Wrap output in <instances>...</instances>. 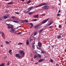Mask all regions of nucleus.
<instances>
[{
  "mask_svg": "<svg viewBox=\"0 0 66 66\" xmlns=\"http://www.w3.org/2000/svg\"><path fill=\"white\" fill-rule=\"evenodd\" d=\"M46 5H47V3H43L39 5H37L34 8H33V6H31L30 8H29L28 9V10L29 11H30L32 9H34V8H37V7H39V6H42Z\"/></svg>",
  "mask_w": 66,
  "mask_h": 66,
  "instance_id": "1",
  "label": "nucleus"
},
{
  "mask_svg": "<svg viewBox=\"0 0 66 66\" xmlns=\"http://www.w3.org/2000/svg\"><path fill=\"white\" fill-rule=\"evenodd\" d=\"M19 52L20 54H21V56L22 57H23V56L24 55L25 53L24 51L22 50H20L19 51Z\"/></svg>",
  "mask_w": 66,
  "mask_h": 66,
  "instance_id": "2",
  "label": "nucleus"
},
{
  "mask_svg": "<svg viewBox=\"0 0 66 66\" xmlns=\"http://www.w3.org/2000/svg\"><path fill=\"white\" fill-rule=\"evenodd\" d=\"M42 8L44 10H48L49 9V6H42Z\"/></svg>",
  "mask_w": 66,
  "mask_h": 66,
  "instance_id": "3",
  "label": "nucleus"
},
{
  "mask_svg": "<svg viewBox=\"0 0 66 66\" xmlns=\"http://www.w3.org/2000/svg\"><path fill=\"white\" fill-rule=\"evenodd\" d=\"M48 20H49V19H47L46 20H45L44 21L42 22L41 23V24H43L44 23H45L46 22H47V21H48Z\"/></svg>",
  "mask_w": 66,
  "mask_h": 66,
  "instance_id": "4",
  "label": "nucleus"
},
{
  "mask_svg": "<svg viewBox=\"0 0 66 66\" xmlns=\"http://www.w3.org/2000/svg\"><path fill=\"white\" fill-rule=\"evenodd\" d=\"M42 45V43L40 42H39L38 44V47H41Z\"/></svg>",
  "mask_w": 66,
  "mask_h": 66,
  "instance_id": "5",
  "label": "nucleus"
},
{
  "mask_svg": "<svg viewBox=\"0 0 66 66\" xmlns=\"http://www.w3.org/2000/svg\"><path fill=\"white\" fill-rule=\"evenodd\" d=\"M38 14H37L34 15V18H38Z\"/></svg>",
  "mask_w": 66,
  "mask_h": 66,
  "instance_id": "6",
  "label": "nucleus"
},
{
  "mask_svg": "<svg viewBox=\"0 0 66 66\" xmlns=\"http://www.w3.org/2000/svg\"><path fill=\"white\" fill-rule=\"evenodd\" d=\"M54 21H51L50 22V23L48 24V26H51V24H52V23H54V22H53Z\"/></svg>",
  "mask_w": 66,
  "mask_h": 66,
  "instance_id": "7",
  "label": "nucleus"
},
{
  "mask_svg": "<svg viewBox=\"0 0 66 66\" xmlns=\"http://www.w3.org/2000/svg\"><path fill=\"white\" fill-rule=\"evenodd\" d=\"M29 24H30V25H31V26L30 27V28L31 29L34 26V25H33V23H29Z\"/></svg>",
  "mask_w": 66,
  "mask_h": 66,
  "instance_id": "8",
  "label": "nucleus"
},
{
  "mask_svg": "<svg viewBox=\"0 0 66 66\" xmlns=\"http://www.w3.org/2000/svg\"><path fill=\"white\" fill-rule=\"evenodd\" d=\"M10 30V32H11V33H14V31H15V30L14 29H12Z\"/></svg>",
  "mask_w": 66,
  "mask_h": 66,
  "instance_id": "9",
  "label": "nucleus"
},
{
  "mask_svg": "<svg viewBox=\"0 0 66 66\" xmlns=\"http://www.w3.org/2000/svg\"><path fill=\"white\" fill-rule=\"evenodd\" d=\"M22 22L23 23H24V22H28L29 21L27 20H22Z\"/></svg>",
  "mask_w": 66,
  "mask_h": 66,
  "instance_id": "10",
  "label": "nucleus"
},
{
  "mask_svg": "<svg viewBox=\"0 0 66 66\" xmlns=\"http://www.w3.org/2000/svg\"><path fill=\"white\" fill-rule=\"evenodd\" d=\"M17 57H20V56L19 55V54H16L15 55Z\"/></svg>",
  "mask_w": 66,
  "mask_h": 66,
  "instance_id": "11",
  "label": "nucleus"
},
{
  "mask_svg": "<svg viewBox=\"0 0 66 66\" xmlns=\"http://www.w3.org/2000/svg\"><path fill=\"white\" fill-rule=\"evenodd\" d=\"M57 38L58 39H59L60 38H61V35H58L57 36Z\"/></svg>",
  "mask_w": 66,
  "mask_h": 66,
  "instance_id": "12",
  "label": "nucleus"
},
{
  "mask_svg": "<svg viewBox=\"0 0 66 66\" xmlns=\"http://www.w3.org/2000/svg\"><path fill=\"white\" fill-rule=\"evenodd\" d=\"M44 61V59H42L41 60H39L38 61L39 63L42 62H43Z\"/></svg>",
  "mask_w": 66,
  "mask_h": 66,
  "instance_id": "13",
  "label": "nucleus"
},
{
  "mask_svg": "<svg viewBox=\"0 0 66 66\" xmlns=\"http://www.w3.org/2000/svg\"><path fill=\"white\" fill-rule=\"evenodd\" d=\"M41 51V53L43 54H46V52L44 51Z\"/></svg>",
  "mask_w": 66,
  "mask_h": 66,
  "instance_id": "14",
  "label": "nucleus"
},
{
  "mask_svg": "<svg viewBox=\"0 0 66 66\" xmlns=\"http://www.w3.org/2000/svg\"><path fill=\"white\" fill-rule=\"evenodd\" d=\"M29 40H27L26 41V45H29Z\"/></svg>",
  "mask_w": 66,
  "mask_h": 66,
  "instance_id": "15",
  "label": "nucleus"
},
{
  "mask_svg": "<svg viewBox=\"0 0 66 66\" xmlns=\"http://www.w3.org/2000/svg\"><path fill=\"white\" fill-rule=\"evenodd\" d=\"M37 34H38V33H37V32H35L34 33V34H33L34 36H35V35H37Z\"/></svg>",
  "mask_w": 66,
  "mask_h": 66,
  "instance_id": "16",
  "label": "nucleus"
},
{
  "mask_svg": "<svg viewBox=\"0 0 66 66\" xmlns=\"http://www.w3.org/2000/svg\"><path fill=\"white\" fill-rule=\"evenodd\" d=\"M43 31V29H40V30L39 31V33H40L41 32H42Z\"/></svg>",
  "mask_w": 66,
  "mask_h": 66,
  "instance_id": "17",
  "label": "nucleus"
},
{
  "mask_svg": "<svg viewBox=\"0 0 66 66\" xmlns=\"http://www.w3.org/2000/svg\"><path fill=\"white\" fill-rule=\"evenodd\" d=\"M40 26V24H39L37 25H36V26H35V28H38V27H39Z\"/></svg>",
  "mask_w": 66,
  "mask_h": 66,
  "instance_id": "18",
  "label": "nucleus"
},
{
  "mask_svg": "<svg viewBox=\"0 0 66 66\" xmlns=\"http://www.w3.org/2000/svg\"><path fill=\"white\" fill-rule=\"evenodd\" d=\"M12 22H15V23H19V21H12Z\"/></svg>",
  "mask_w": 66,
  "mask_h": 66,
  "instance_id": "19",
  "label": "nucleus"
},
{
  "mask_svg": "<svg viewBox=\"0 0 66 66\" xmlns=\"http://www.w3.org/2000/svg\"><path fill=\"white\" fill-rule=\"evenodd\" d=\"M7 4H8L9 5H10V4H13V2H10L9 3H7Z\"/></svg>",
  "mask_w": 66,
  "mask_h": 66,
  "instance_id": "20",
  "label": "nucleus"
},
{
  "mask_svg": "<svg viewBox=\"0 0 66 66\" xmlns=\"http://www.w3.org/2000/svg\"><path fill=\"white\" fill-rule=\"evenodd\" d=\"M22 33H21V32H19L18 33H15V34H17V35H19L20 34H22Z\"/></svg>",
  "mask_w": 66,
  "mask_h": 66,
  "instance_id": "21",
  "label": "nucleus"
},
{
  "mask_svg": "<svg viewBox=\"0 0 66 66\" xmlns=\"http://www.w3.org/2000/svg\"><path fill=\"white\" fill-rule=\"evenodd\" d=\"M33 13H34L33 12H30L29 13V14L30 15L31 14H33Z\"/></svg>",
  "mask_w": 66,
  "mask_h": 66,
  "instance_id": "22",
  "label": "nucleus"
},
{
  "mask_svg": "<svg viewBox=\"0 0 66 66\" xmlns=\"http://www.w3.org/2000/svg\"><path fill=\"white\" fill-rule=\"evenodd\" d=\"M6 16L7 18H10V14H7Z\"/></svg>",
  "mask_w": 66,
  "mask_h": 66,
  "instance_id": "23",
  "label": "nucleus"
},
{
  "mask_svg": "<svg viewBox=\"0 0 66 66\" xmlns=\"http://www.w3.org/2000/svg\"><path fill=\"white\" fill-rule=\"evenodd\" d=\"M12 51L11 50H9V53H10V54H11V52H12Z\"/></svg>",
  "mask_w": 66,
  "mask_h": 66,
  "instance_id": "24",
  "label": "nucleus"
},
{
  "mask_svg": "<svg viewBox=\"0 0 66 66\" xmlns=\"http://www.w3.org/2000/svg\"><path fill=\"white\" fill-rule=\"evenodd\" d=\"M31 0H29V1H28V2H27V4H29V3H31Z\"/></svg>",
  "mask_w": 66,
  "mask_h": 66,
  "instance_id": "25",
  "label": "nucleus"
},
{
  "mask_svg": "<svg viewBox=\"0 0 66 66\" xmlns=\"http://www.w3.org/2000/svg\"><path fill=\"white\" fill-rule=\"evenodd\" d=\"M15 14H18V15H19V13L18 12H15Z\"/></svg>",
  "mask_w": 66,
  "mask_h": 66,
  "instance_id": "26",
  "label": "nucleus"
},
{
  "mask_svg": "<svg viewBox=\"0 0 66 66\" xmlns=\"http://www.w3.org/2000/svg\"><path fill=\"white\" fill-rule=\"evenodd\" d=\"M4 19H6V18H7V16H4Z\"/></svg>",
  "mask_w": 66,
  "mask_h": 66,
  "instance_id": "27",
  "label": "nucleus"
},
{
  "mask_svg": "<svg viewBox=\"0 0 66 66\" xmlns=\"http://www.w3.org/2000/svg\"><path fill=\"white\" fill-rule=\"evenodd\" d=\"M59 28H62V26H61V24H59Z\"/></svg>",
  "mask_w": 66,
  "mask_h": 66,
  "instance_id": "28",
  "label": "nucleus"
},
{
  "mask_svg": "<svg viewBox=\"0 0 66 66\" xmlns=\"http://www.w3.org/2000/svg\"><path fill=\"white\" fill-rule=\"evenodd\" d=\"M32 48H33L34 49H35L34 48H35V45H33L32 46Z\"/></svg>",
  "mask_w": 66,
  "mask_h": 66,
  "instance_id": "29",
  "label": "nucleus"
},
{
  "mask_svg": "<svg viewBox=\"0 0 66 66\" xmlns=\"http://www.w3.org/2000/svg\"><path fill=\"white\" fill-rule=\"evenodd\" d=\"M50 61L51 62V63H52L53 62V61L52 60V59H51L50 60Z\"/></svg>",
  "mask_w": 66,
  "mask_h": 66,
  "instance_id": "30",
  "label": "nucleus"
},
{
  "mask_svg": "<svg viewBox=\"0 0 66 66\" xmlns=\"http://www.w3.org/2000/svg\"><path fill=\"white\" fill-rule=\"evenodd\" d=\"M37 57V56L36 55H35L34 56V59H36V57Z\"/></svg>",
  "mask_w": 66,
  "mask_h": 66,
  "instance_id": "31",
  "label": "nucleus"
},
{
  "mask_svg": "<svg viewBox=\"0 0 66 66\" xmlns=\"http://www.w3.org/2000/svg\"><path fill=\"white\" fill-rule=\"evenodd\" d=\"M38 56L40 57V58H41V55L39 54H38Z\"/></svg>",
  "mask_w": 66,
  "mask_h": 66,
  "instance_id": "32",
  "label": "nucleus"
},
{
  "mask_svg": "<svg viewBox=\"0 0 66 66\" xmlns=\"http://www.w3.org/2000/svg\"><path fill=\"white\" fill-rule=\"evenodd\" d=\"M7 57V56H6V57H3V59H4V60H5V59H6Z\"/></svg>",
  "mask_w": 66,
  "mask_h": 66,
  "instance_id": "33",
  "label": "nucleus"
},
{
  "mask_svg": "<svg viewBox=\"0 0 66 66\" xmlns=\"http://www.w3.org/2000/svg\"><path fill=\"white\" fill-rule=\"evenodd\" d=\"M10 62L8 61V62L7 63V65H9V64H10Z\"/></svg>",
  "mask_w": 66,
  "mask_h": 66,
  "instance_id": "34",
  "label": "nucleus"
},
{
  "mask_svg": "<svg viewBox=\"0 0 66 66\" xmlns=\"http://www.w3.org/2000/svg\"><path fill=\"white\" fill-rule=\"evenodd\" d=\"M18 44V45H21V44H23V43H19Z\"/></svg>",
  "mask_w": 66,
  "mask_h": 66,
  "instance_id": "35",
  "label": "nucleus"
},
{
  "mask_svg": "<svg viewBox=\"0 0 66 66\" xmlns=\"http://www.w3.org/2000/svg\"><path fill=\"white\" fill-rule=\"evenodd\" d=\"M37 49H38L39 50H40V49H41V48H40L38 47V46L37 47Z\"/></svg>",
  "mask_w": 66,
  "mask_h": 66,
  "instance_id": "36",
  "label": "nucleus"
},
{
  "mask_svg": "<svg viewBox=\"0 0 66 66\" xmlns=\"http://www.w3.org/2000/svg\"><path fill=\"white\" fill-rule=\"evenodd\" d=\"M11 18H12V19H15V17L14 16H12Z\"/></svg>",
  "mask_w": 66,
  "mask_h": 66,
  "instance_id": "37",
  "label": "nucleus"
},
{
  "mask_svg": "<svg viewBox=\"0 0 66 66\" xmlns=\"http://www.w3.org/2000/svg\"><path fill=\"white\" fill-rule=\"evenodd\" d=\"M45 15V14H41L40 15L41 16H44Z\"/></svg>",
  "mask_w": 66,
  "mask_h": 66,
  "instance_id": "38",
  "label": "nucleus"
},
{
  "mask_svg": "<svg viewBox=\"0 0 66 66\" xmlns=\"http://www.w3.org/2000/svg\"><path fill=\"white\" fill-rule=\"evenodd\" d=\"M33 21H37V19H34L33 20Z\"/></svg>",
  "mask_w": 66,
  "mask_h": 66,
  "instance_id": "39",
  "label": "nucleus"
},
{
  "mask_svg": "<svg viewBox=\"0 0 66 66\" xmlns=\"http://www.w3.org/2000/svg\"><path fill=\"white\" fill-rule=\"evenodd\" d=\"M2 36H3V35H4V33H3V32H2Z\"/></svg>",
  "mask_w": 66,
  "mask_h": 66,
  "instance_id": "40",
  "label": "nucleus"
},
{
  "mask_svg": "<svg viewBox=\"0 0 66 66\" xmlns=\"http://www.w3.org/2000/svg\"><path fill=\"white\" fill-rule=\"evenodd\" d=\"M56 66H60L59 64L56 63Z\"/></svg>",
  "mask_w": 66,
  "mask_h": 66,
  "instance_id": "41",
  "label": "nucleus"
},
{
  "mask_svg": "<svg viewBox=\"0 0 66 66\" xmlns=\"http://www.w3.org/2000/svg\"><path fill=\"white\" fill-rule=\"evenodd\" d=\"M24 13H25L26 14L27 13V10L24 11Z\"/></svg>",
  "mask_w": 66,
  "mask_h": 66,
  "instance_id": "42",
  "label": "nucleus"
},
{
  "mask_svg": "<svg viewBox=\"0 0 66 66\" xmlns=\"http://www.w3.org/2000/svg\"><path fill=\"white\" fill-rule=\"evenodd\" d=\"M9 11H5V13H9Z\"/></svg>",
  "mask_w": 66,
  "mask_h": 66,
  "instance_id": "43",
  "label": "nucleus"
},
{
  "mask_svg": "<svg viewBox=\"0 0 66 66\" xmlns=\"http://www.w3.org/2000/svg\"><path fill=\"white\" fill-rule=\"evenodd\" d=\"M60 15V14L59 13L58 14H57V16H59Z\"/></svg>",
  "mask_w": 66,
  "mask_h": 66,
  "instance_id": "44",
  "label": "nucleus"
},
{
  "mask_svg": "<svg viewBox=\"0 0 66 66\" xmlns=\"http://www.w3.org/2000/svg\"><path fill=\"white\" fill-rule=\"evenodd\" d=\"M6 44H9V43L7 41H6Z\"/></svg>",
  "mask_w": 66,
  "mask_h": 66,
  "instance_id": "45",
  "label": "nucleus"
},
{
  "mask_svg": "<svg viewBox=\"0 0 66 66\" xmlns=\"http://www.w3.org/2000/svg\"><path fill=\"white\" fill-rule=\"evenodd\" d=\"M53 27V26H51L49 27V28H50V29H51V28H52Z\"/></svg>",
  "mask_w": 66,
  "mask_h": 66,
  "instance_id": "46",
  "label": "nucleus"
},
{
  "mask_svg": "<svg viewBox=\"0 0 66 66\" xmlns=\"http://www.w3.org/2000/svg\"><path fill=\"white\" fill-rule=\"evenodd\" d=\"M13 28V27H10V29H12Z\"/></svg>",
  "mask_w": 66,
  "mask_h": 66,
  "instance_id": "47",
  "label": "nucleus"
},
{
  "mask_svg": "<svg viewBox=\"0 0 66 66\" xmlns=\"http://www.w3.org/2000/svg\"><path fill=\"white\" fill-rule=\"evenodd\" d=\"M29 12H30V11H26V13H29Z\"/></svg>",
  "mask_w": 66,
  "mask_h": 66,
  "instance_id": "48",
  "label": "nucleus"
},
{
  "mask_svg": "<svg viewBox=\"0 0 66 66\" xmlns=\"http://www.w3.org/2000/svg\"><path fill=\"white\" fill-rule=\"evenodd\" d=\"M0 21H2V19L0 18Z\"/></svg>",
  "mask_w": 66,
  "mask_h": 66,
  "instance_id": "49",
  "label": "nucleus"
},
{
  "mask_svg": "<svg viewBox=\"0 0 66 66\" xmlns=\"http://www.w3.org/2000/svg\"><path fill=\"white\" fill-rule=\"evenodd\" d=\"M60 12H61V10H59L58 12V13H60Z\"/></svg>",
  "mask_w": 66,
  "mask_h": 66,
  "instance_id": "50",
  "label": "nucleus"
},
{
  "mask_svg": "<svg viewBox=\"0 0 66 66\" xmlns=\"http://www.w3.org/2000/svg\"><path fill=\"white\" fill-rule=\"evenodd\" d=\"M7 28L9 29H10V26H7Z\"/></svg>",
  "mask_w": 66,
  "mask_h": 66,
  "instance_id": "51",
  "label": "nucleus"
},
{
  "mask_svg": "<svg viewBox=\"0 0 66 66\" xmlns=\"http://www.w3.org/2000/svg\"><path fill=\"white\" fill-rule=\"evenodd\" d=\"M52 48H54V45H53L52 46Z\"/></svg>",
  "mask_w": 66,
  "mask_h": 66,
  "instance_id": "52",
  "label": "nucleus"
},
{
  "mask_svg": "<svg viewBox=\"0 0 66 66\" xmlns=\"http://www.w3.org/2000/svg\"><path fill=\"white\" fill-rule=\"evenodd\" d=\"M35 64H36V65L37 64H38V62H37L36 63H35Z\"/></svg>",
  "mask_w": 66,
  "mask_h": 66,
  "instance_id": "53",
  "label": "nucleus"
},
{
  "mask_svg": "<svg viewBox=\"0 0 66 66\" xmlns=\"http://www.w3.org/2000/svg\"><path fill=\"white\" fill-rule=\"evenodd\" d=\"M2 37H3L4 38V35L3 36H2Z\"/></svg>",
  "mask_w": 66,
  "mask_h": 66,
  "instance_id": "54",
  "label": "nucleus"
},
{
  "mask_svg": "<svg viewBox=\"0 0 66 66\" xmlns=\"http://www.w3.org/2000/svg\"><path fill=\"white\" fill-rule=\"evenodd\" d=\"M32 39H30V42H31V41H32Z\"/></svg>",
  "mask_w": 66,
  "mask_h": 66,
  "instance_id": "55",
  "label": "nucleus"
},
{
  "mask_svg": "<svg viewBox=\"0 0 66 66\" xmlns=\"http://www.w3.org/2000/svg\"><path fill=\"white\" fill-rule=\"evenodd\" d=\"M31 61H33V58H32V59H31Z\"/></svg>",
  "mask_w": 66,
  "mask_h": 66,
  "instance_id": "56",
  "label": "nucleus"
},
{
  "mask_svg": "<svg viewBox=\"0 0 66 66\" xmlns=\"http://www.w3.org/2000/svg\"><path fill=\"white\" fill-rule=\"evenodd\" d=\"M25 0H21V1H24Z\"/></svg>",
  "mask_w": 66,
  "mask_h": 66,
  "instance_id": "57",
  "label": "nucleus"
},
{
  "mask_svg": "<svg viewBox=\"0 0 66 66\" xmlns=\"http://www.w3.org/2000/svg\"><path fill=\"white\" fill-rule=\"evenodd\" d=\"M17 31H16L15 32V33H17Z\"/></svg>",
  "mask_w": 66,
  "mask_h": 66,
  "instance_id": "58",
  "label": "nucleus"
},
{
  "mask_svg": "<svg viewBox=\"0 0 66 66\" xmlns=\"http://www.w3.org/2000/svg\"><path fill=\"white\" fill-rule=\"evenodd\" d=\"M35 44V42H34V43H33V45H34Z\"/></svg>",
  "mask_w": 66,
  "mask_h": 66,
  "instance_id": "59",
  "label": "nucleus"
},
{
  "mask_svg": "<svg viewBox=\"0 0 66 66\" xmlns=\"http://www.w3.org/2000/svg\"><path fill=\"white\" fill-rule=\"evenodd\" d=\"M65 52H66V49L65 50Z\"/></svg>",
  "mask_w": 66,
  "mask_h": 66,
  "instance_id": "60",
  "label": "nucleus"
},
{
  "mask_svg": "<svg viewBox=\"0 0 66 66\" xmlns=\"http://www.w3.org/2000/svg\"><path fill=\"white\" fill-rule=\"evenodd\" d=\"M19 28H21V26H19Z\"/></svg>",
  "mask_w": 66,
  "mask_h": 66,
  "instance_id": "61",
  "label": "nucleus"
},
{
  "mask_svg": "<svg viewBox=\"0 0 66 66\" xmlns=\"http://www.w3.org/2000/svg\"><path fill=\"white\" fill-rule=\"evenodd\" d=\"M50 46H48V47H49V48H50Z\"/></svg>",
  "mask_w": 66,
  "mask_h": 66,
  "instance_id": "62",
  "label": "nucleus"
},
{
  "mask_svg": "<svg viewBox=\"0 0 66 66\" xmlns=\"http://www.w3.org/2000/svg\"><path fill=\"white\" fill-rule=\"evenodd\" d=\"M7 25H8V26H9L10 25V24H7Z\"/></svg>",
  "mask_w": 66,
  "mask_h": 66,
  "instance_id": "63",
  "label": "nucleus"
},
{
  "mask_svg": "<svg viewBox=\"0 0 66 66\" xmlns=\"http://www.w3.org/2000/svg\"><path fill=\"white\" fill-rule=\"evenodd\" d=\"M13 21V20H11V21Z\"/></svg>",
  "mask_w": 66,
  "mask_h": 66,
  "instance_id": "64",
  "label": "nucleus"
}]
</instances>
